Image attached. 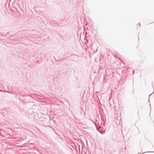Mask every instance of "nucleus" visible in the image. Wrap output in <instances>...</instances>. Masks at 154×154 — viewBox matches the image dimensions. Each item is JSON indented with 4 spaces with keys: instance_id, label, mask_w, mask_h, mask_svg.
Masks as SVG:
<instances>
[{
    "instance_id": "f257e3e1",
    "label": "nucleus",
    "mask_w": 154,
    "mask_h": 154,
    "mask_svg": "<svg viewBox=\"0 0 154 154\" xmlns=\"http://www.w3.org/2000/svg\"><path fill=\"white\" fill-rule=\"evenodd\" d=\"M33 114H34V119L36 120H38V114H37V115H35V114L34 112L33 113Z\"/></svg>"
},
{
    "instance_id": "f03ea898",
    "label": "nucleus",
    "mask_w": 154,
    "mask_h": 154,
    "mask_svg": "<svg viewBox=\"0 0 154 154\" xmlns=\"http://www.w3.org/2000/svg\"><path fill=\"white\" fill-rule=\"evenodd\" d=\"M24 31H23V30L20 31L18 32V33L20 34V33H22V32H23Z\"/></svg>"
},
{
    "instance_id": "7ed1b4c3",
    "label": "nucleus",
    "mask_w": 154,
    "mask_h": 154,
    "mask_svg": "<svg viewBox=\"0 0 154 154\" xmlns=\"http://www.w3.org/2000/svg\"><path fill=\"white\" fill-rule=\"evenodd\" d=\"M75 56H76L77 57H78V55H75Z\"/></svg>"
},
{
    "instance_id": "20e7f679",
    "label": "nucleus",
    "mask_w": 154,
    "mask_h": 154,
    "mask_svg": "<svg viewBox=\"0 0 154 154\" xmlns=\"http://www.w3.org/2000/svg\"><path fill=\"white\" fill-rule=\"evenodd\" d=\"M40 30H41V31H43V30L42 29H40Z\"/></svg>"
},
{
    "instance_id": "39448f33",
    "label": "nucleus",
    "mask_w": 154,
    "mask_h": 154,
    "mask_svg": "<svg viewBox=\"0 0 154 154\" xmlns=\"http://www.w3.org/2000/svg\"><path fill=\"white\" fill-rule=\"evenodd\" d=\"M40 96L39 95V99H40Z\"/></svg>"
},
{
    "instance_id": "423d86ee",
    "label": "nucleus",
    "mask_w": 154,
    "mask_h": 154,
    "mask_svg": "<svg viewBox=\"0 0 154 154\" xmlns=\"http://www.w3.org/2000/svg\"><path fill=\"white\" fill-rule=\"evenodd\" d=\"M103 132H100V133H101L102 134H103Z\"/></svg>"
},
{
    "instance_id": "0eeeda50",
    "label": "nucleus",
    "mask_w": 154,
    "mask_h": 154,
    "mask_svg": "<svg viewBox=\"0 0 154 154\" xmlns=\"http://www.w3.org/2000/svg\"><path fill=\"white\" fill-rule=\"evenodd\" d=\"M139 24L140 26V23H139Z\"/></svg>"
},
{
    "instance_id": "6e6552de",
    "label": "nucleus",
    "mask_w": 154,
    "mask_h": 154,
    "mask_svg": "<svg viewBox=\"0 0 154 154\" xmlns=\"http://www.w3.org/2000/svg\"><path fill=\"white\" fill-rule=\"evenodd\" d=\"M134 71L133 70V73H134Z\"/></svg>"
},
{
    "instance_id": "1a4fd4ad",
    "label": "nucleus",
    "mask_w": 154,
    "mask_h": 154,
    "mask_svg": "<svg viewBox=\"0 0 154 154\" xmlns=\"http://www.w3.org/2000/svg\"><path fill=\"white\" fill-rule=\"evenodd\" d=\"M2 90H0V91H1Z\"/></svg>"
}]
</instances>
